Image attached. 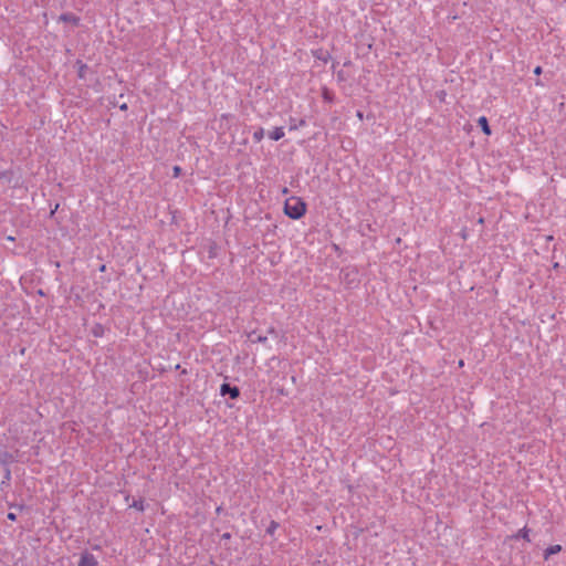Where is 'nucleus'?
<instances>
[{
  "label": "nucleus",
  "mask_w": 566,
  "mask_h": 566,
  "mask_svg": "<svg viewBox=\"0 0 566 566\" xmlns=\"http://www.w3.org/2000/svg\"><path fill=\"white\" fill-rule=\"evenodd\" d=\"M306 203L302 198L291 196L285 199L283 211L289 218L298 220L306 213Z\"/></svg>",
  "instance_id": "obj_1"
},
{
  "label": "nucleus",
  "mask_w": 566,
  "mask_h": 566,
  "mask_svg": "<svg viewBox=\"0 0 566 566\" xmlns=\"http://www.w3.org/2000/svg\"><path fill=\"white\" fill-rule=\"evenodd\" d=\"M78 566H97V560L92 554L84 553L81 556Z\"/></svg>",
  "instance_id": "obj_2"
},
{
  "label": "nucleus",
  "mask_w": 566,
  "mask_h": 566,
  "mask_svg": "<svg viewBox=\"0 0 566 566\" xmlns=\"http://www.w3.org/2000/svg\"><path fill=\"white\" fill-rule=\"evenodd\" d=\"M221 394H229L231 398L235 399L239 397V389L237 387H230L228 384L221 386Z\"/></svg>",
  "instance_id": "obj_3"
},
{
  "label": "nucleus",
  "mask_w": 566,
  "mask_h": 566,
  "mask_svg": "<svg viewBox=\"0 0 566 566\" xmlns=\"http://www.w3.org/2000/svg\"><path fill=\"white\" fill-rule=\"evenodd\" d=\"M562 546L559 544L551 545L544 551V559L547 560L552 555L558 554L562 552Z\"/></svg>",
  "instance_id": "obj_4"
},
{
  "label": "nucleus",
  "mask_w": 566,
  "mask_h": 566,
  "mask_svg": "<svg viewBox=\"0 0 566 566\" xmlns=\"http://www.w3.org/2000/svg\"><path fill=\"white\" fill-rule=\"evenodd\" d=\"M60 21H63V22H66V23H72L74 25H77L78 22H80V18L72 14V13H64V14H61L60 15Z\"/></svg>",
  "instance_id": "obj_5"
},
{
  "label": "nucleus",
  "mask_w": 566,
  "mask_h": 566,
  "mask_svg": "<svg viewBox=\"0 0 566 566\" xmlns=\"http://www.w3.org/2000/svg\"><path fill=\"white\" fill-rule=\"evenodd\" d=\"M478 124L479 126L481 127L482 132L490 136L491 135V128L489 126V122H488V118L485 116H481L479 119H478Z\"/></svg>",
  "instance_id": "obj_6"
},
{
  "label": "nucleus",
  "mask_w": 566,
  "mask_h": 566,
  "mask_svg": "<svg viewBox=\"0 0 566 566\" xmlns=\"http://www.w3.org/2000/svg\"><path fill=\"white\" fill-rule=\"evenodd\" d=\"M285 135L283 127H275L270 134V138L273 140H280Z\"/></svg>",
  "instance_id": "obj_7"
},
{
  "label": "nucleus",
  "mask_w": 566,
  "mask_h": 566,
  "mask_svg": "<svg viewBox=\"0 0 566 566\" xmlns=\"http://www.w3.org/2000/svg\"><path fill=\"white\" fill-rule=\"evenodd\" d=\"M514 538H523L526 542H531L530 538V530L527 527L521 528L515 535Z\"/></svg>",
  "instance_id": "obj_8"
},
{
  "label": "nucleus",
  "mask_w": 566,
  "mask_h": 566,
  "mask_svg": "<svg viewBox=\"0 0 566 566\" xmlns=\"http://www.w3.org/2000/svg\"><path fill=\"white\" fill-rule=\"evenodd\" d=\"M130 507H134V509H136L137 511L143 512V511L145 510V501H144L143 499L135 500V501H133V503L130 504Z\"/></svg>",
  "instance_id": "obj_9"
},
{
  "label": "nucleus",
  "mask_w": 566,
  "mask_h": 566,
  "mask_svg": "<svg viewBox=\"0 0 566 566\" xmlns=\"http://www.w3.org/2000/svg\"><path fill=\"white\" fill-rule=\"evenodd\" d=\"M264 137V129L263 128H259L258 130H255L253 133V139L259 143L263 139Z\"/></svg>",
  "instance_id": "obj_10"
},
{
  "label": "nucleus",
  "mask_w": 566,
  "mask_h": 566,
  "mask_svg": "<svg viewBox=\"0 0 566 566\" xmlns=\"http://www.w3.org/2000/svg\"><path fill=\"white\" fill-rule=\"evenodd\" d=\"M322 96L323 98L326 101V102H332L333 101V95L332 93L328 91V88H323V92H322Z\"/></svg>",
  "instance_id": "obj_11"
},
{
  "label": "nucleus",
  "mask_w": 566,
  "mask_h": 566,
  "mask_svg": "<svg viewBox=\"0 0 566 566\" xmlns=\"http://www.w3.org/2000/svg\"><path fill=\"white\" fill-rule=\"evenodd\" d=\"M279 527V524L276 522H271L270 526L268 527V533L269 534H273L276 528Z\"/></svg>",
  "instance_id": "obj_12"
},
{
  "label": "nucleus",
  "mask_w": 566,
  "mask_h": 566,
  "mask_svg": "<svg viewBox=\"0 0 566 566\" xmlns=\"http://www.w3.org/2000/svg\"><path fill=\"white\" fill-rule=\"evenodd\" d=\"M85 70H86V65H85V64H81V66H80V71H78V76H80L81 78H83V77H84Z\"/></svg>",
  "instance_id": "obj_13"
},
{
  "label": "nucleus",
  "mask_w": 566,
  "mask_h": 566,
  "mask_svg": "<svg viewBox=\"0 0 566 566\" xmlns=\"http://www.w3.org/2000/svg\"><path fill=\"white\" fill-rule=\"evenodd\" d=\"M534 74H535V75H541V74H542V67H541V66H536V67L534 69Z\"/></svg>",
  "instance_id": "obj_14"
},
{
  "label": "nucleus",
  "mask_w": 566,
  "mask_h": 566,
  "mask_svg": "<svg viewBox=\"0 0 566 566\" xmlns=\"http://www.w3.org/2000/svg\"><path fill=\"white\" fill-rule=\"evenodd\" d=\"M8 518L11 520V521H15L17 517H15V514L9 513L8 514Z\"/></svg>",
  "instance_id": "obj_15"
},
{
  "label": "nucleus",
  "mask_w": 566,
  "mask_h": 566,
  "mask_svg": "<svg viewBox=\"0 0 566 566\" xmlns=\"http://www.w3.org/2000/svg\"><path fill=\"white\" fill-rule=\"evenodd\" d=\"M230 537H231L230 533L222 534V539H230Z\"/></svg>",
  "instance_id": "obj_16"
},
{
  "label": "nucleus",
  "mask_w": 566,
  "mask_h": 566,
  "mask_svg": "<svg viewBox=\"0 0 566 566\" xmlns=\"http://www.w3.org/2000/svg\"><path fill=\"white\" fill-rule=\"evenodd\" d=\"M119 108H120L122 111H126V109H127V105H126V104H123V105H120V106H119Z\"/></svg>",
  "instance_id": "obj_17"
},
{
  "label": "nucleus",
  "mask_w": 566,
  "mask_h": 566,
  "mask_svg": "<svg viewBox=\"0 0 566 566\" xmlns=\"http://www.w3.org/2000/svg\"><path fill=\"white\" fill-rule=\"evenodd\" d=\"M357 117H358L359 119H361V118H363V113H361V112H357Z\"/></svg>",
  "instance_id": "obj_18"
},
{
  "label": "nucleus",
  "mask_w": 566,
  "mask_h": 566,
  "mask_svg": "<svg viewBox=\"0 0 566 566\" xmlns=\"http://www.w3.org/2000/svg\"><path fill=\"white\" fill-rule=\"evenodd\" d=\"M93 333H94V335H95V336H101L99 331L94 329V332H93Z\"/></svg>",
  "instance_id": "obj_19"
},
{
  "label": "nucleus",
  "mask_w": 566,
  "mask_h": 566,
  "mask_svg": "<svg viewBox=\"0 0 566 566\" xmlns=\"http://www.w3.org/2000/svg\"><path fill=\"white\" fill-rule=\"evenodd\" d=\"M59 208V205H55V208L51 211V214H53Z\"/></svg>",
  "instance_id": "obj_20"
},
{
  "label": "nucleus",
  "mask_w": 566,
  "mask_h": 566,
  "mask_svg": "<svg viewBox=\"0 0 566 566\" xmlns=\"http://www.w3.org/2000/svg\"><path fill=\"white\" fill-rule=\"evenodd\" d=\"M4 478L10 479V471L7 470V474H4Z\"/></svg>",
  "instance_id": "obj_21"
},
{
  "label": "nucleus",
  "mask_w": 566,
  "mask_h": 566,
  "mask_svg": "<svg viewBox=\"0 0 566 566\" xmlns=\"http://www.w3.org/2000/svg\"><path fill=\"white\" fill-rule=\"evenodd\" d=\"M7 239H8L9 241H14V238H13V237H11V235H9Z\"/></svg>",
  "instance_id": "obj_22"
},
{
  "label": "nucleus",
  "mask_w": 566,
  "mask_h": 566,
  "mask_svg": "<svg viewBox=\"0 0 566 566\" xmlns=\"http://www.w3.org/2000/svg\"><path fill=\"white\" fill-rule=\"evenodd\" d=\"M179 167H175V172L178 174L179 172Z\"/></svg>",
  "instance_id": "obj_23"
},
{
  "label": "nucleus",
  "mask_w": 566,
  "mask_h": 566,
  "mask_svg": "<svg viewBox=\"0 0 566 566\" xmlns=\"http://www.w3.org/2000/svg\"><path fill=\"white\" fill-rule=\"evenodd\" d=\"M266 338L265 337H260L259 340L260 342H264Z\"/></svg>",
  "instance_id": "obj_24"
},
{
  "label": "nucleus",
  "mask_w": 566,
  "mask_h": 566,
  "mask_svg": "<svg viewBox=\"0 0 566 566\" xmlns=\"http://www.w3.org/2000/svg\"><path fill=\"white\" fill-rule=\"evenodd\" d=\"M536 85H537V86H541V85H542L541 81H537V82H536Z\"/></svg>",
  "instance_id": "obj_25"
}]
</instances>
